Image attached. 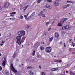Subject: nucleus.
Listing matches in <instances>:
<instances>
[{
    "label": "nucleus",
    "mask_w": 75,
    "mask_h": 75,
    "mask_svg": "<svg viewBox=\"0 0 75 75\" xmlns=\"http://www.w3.org/2000/svg\"><path fill=\"white\" fill-rule=\"evenodd\" d=\"M24 6V5L23 4H22L21 5H20V7H23Z\"/></svg>",
    "instance_id": "39"
},
{
    "label": "nucleus",
    "mask_w": 75,
    "mask_h": 75,
    "mask_svg": "<svg viewBox=\"0 0 75 75\" xmlns=\"http://www.w3.org/2000/svg\"><path fill=\"white\" fill-rule=\"evenodd\" d=\"M32 17H33V16H32L31 15H30V16L29 17L28 19H30V18H32Z\"/></svg>",
    "instance_id": "40"
},
{
    "label": "nucleus",
    "mask_w": 75,
    "mask_h": 75,
    "mask_svg": "<svg viewBox=\"0 0 75 75\" xmlns=\"http://www.w3.org/2000/svg\"><path fill=\"white\" fill-rule=\"evenodd\" d=\"M58 60H54V62H58Z\"/></svg>",
    "instance_id": "47"
},
{
    "label": "nucleus",
    "mask_w": 75,
    "mask_h": 75,
    "mask_svg": "<svg viewBox=\"0 0 75 75\" xmlns=\"http://www.w3.org/2000/svg\"><path fill=\"white\" fill-rule=\"evenodd\" d=\"M51 30V28H50L48 29V31H50Z\"/></svg>",
    "instance_id": "61"
},
{
    "label": "nucleus",
    "mask_w": 75,
    "mask_h": 75,
    "mask_svg": "<svg viewBox=\"0 0 75 75\" xmlns=\"http://www.w3.org/2000/svg\"><path fill=\"white\" fill-rule=\"evenodd\" d=\"M16 39L17 43H18L19 45H21V36H20L19 35L18 36H17L16 37Z\"/></svg>",
    "instance_id": "2"
},
{
    "label": "nucleus",
    "mask_w": 75,
    "mask_h": 75,
    "mask_svg": "<svg viewBox=\"0 0 75 75\" xmlns=\"http://www.w3.org/2000/svg\"><path fill=\"white\" fill-rule=\"evenodd\" d=\"M42 75H45V73L44 72H42Z\"/></svg>",
    "instance_id": "35"
},
{
    "label": "nucleus",
    "mask_w": 75,
    "mask_h": 75,
    "mask_svg": "<svg viewBox=\"0 0 75 75\" xmlns=\"http://www.w3.org/2000/svg\"><path fill=\"white\" fill-rule=\"evenodd\" d=\"M70 3H71L72 4H74V2L72 1H70Z\"/></svg>",
    "instance_id": "62"
},
{
    "label": "nucleus",
    "mask_w": 75,
    "mask_h": 75,
    "mask_svg": "<svg viewBox=\"0 0 75 75\" xmlns=\"http://www.w3.org/2000/svg\"><path fill=\"white\" fill-rule=\"evenodd\" d=\"M25 19H26V20H27L28 21V19H29L28 18H27V17Z\"/></svg>",
    "instance_id": "52"
},
{
    "label": "nucleus",
    "mask_w": 75,
    "mask_h": 75,
    "mask_svg": "<svg viewBox=\"0 0 75 75\" xmlns=\"http://www.w3.org/2000/svg\"><path fill=\"white\" fill-rule=\"evenodd\" d=\"M52 40H53V37H51L49 40V41L50 42H51V41H52Z\"/></svg>",
    "instance_id": "21"
},
{
    "label": "nucleus",
    "mask_w": 75,
    "mask_h": 75,
    "mask_svg": "<svg viewBox=\"0 0 75 75\" xmlns=\"http://www.w3.org/2000/svg\"><path fill=\"white\" fill-rule=\"evenodd\" d=\"M16 14V12H12L10 13V14Z\"/></svg>",
    "instance_id": "29"
},
{
    "label": "nucleus",
    "mask_w": 75,
    "mask_h": 75,
    "mask_svg": "<svg viewBox=\"0 0 75 75\" xmlns=\"http://www.w3.org/2000/svg\"><path fill=\"white\" fill-rule=\"evenodd\" d=\"M28 6H29L28 5H27V6H26V7L25 8H26V9H27V8H28Z\"/></svg>",
    "instance_id": "42"
},
{
    "label": "nucleus",
    "mask_w": 75,
    "mask_h": 75,
    "mask_svg": "<svg viewBox=\"0 0 75 75\" xmlns=\"http://www.w3.org/2000/svg\"><path fill=\"white\" fill-rule=\"evenodd\" d=\"M2 70V67H1L0 66V71H1Z\"/></svg>",
    "instance_id": "46"
},
{
    "label": "nucleus",
    "mask_w": 75,
    "mask_h": 75,
    "mask_svg": "<svg viewBox=\"0 0 75 75\" xmlns=\"http://www.w3.org/2000/svg\"><path fill=\"white\" fill-rule=\"evenodd\" d=\"M6 59L5 58L3 62L2 63V65L4 67H5V65H6Z\"/></svg>",
    "instance_id": "7"
},
{
    "label": "nucleus",
    "mask_w": 75,
    "mask_h": 75,
    "mask_svg": "<svg viewBox=\"0 0 75 75\" xmlns=\"http://www.w3.org/2000/svg\"><path fill=\"white\" fill-rule=\"evenodd\" d=\"M52 49L51 47H48L46 48V51L48 53H50Z\"/></svg>",
    "instance_id": "3"
},
{
    "label": "nucleus",
    "mask_w": 75,
    "mask_h": 75,
    "mask_svg": "<svg viewBox=\"0 0 75 75\" xmlns=\"http://www.w3.org/2000/svg\"><path fill=\"white\" fill-rule=\"evenodd\" d=\"M38 47V46L37 44H35V45L34 46V47L35 48H37Z\"/></svg>",
    "instance_id": "27"
},
{
    "label": "nucleus",
    "mask_w": 75,
    "mask_h": 75,
    "mask_svg": "<svg viewBox=\"0 0 75 75\" xmlns=\"http://www.w3.org/2000/svg\"><path fill=\"white\" fill-rule=\"evenodd\" d=\"M11 16H12V17H14V15L12 14H11Z\"/></svg>",
    "instance_id": "57"
},
{
    "label": "nucleus",
    "mask_w": 75,
    "mask_h": 75,
    "mask_svg": "<svg viewBox=\"0 0 75 75\" xmlns=\"http://www.w3.org/2000/svg\"><path fill=\"white\" fill-rule=\"evenodd\" d=\"M54 35L56 38L58 39L59 38V34L57 32H55L54 34Z\"/></svg>",
    "instance_id": "6"
},
{
    "label": "nucleus",
    "mask_w": 75,
    "mask_h": 75,
    "mask_svg": "<svg viewBox=\"0 0 75 75\" xmlns=\"http://www.w3.org/2000/svg\"><path fill=\"white\" fill-rule=\"evenodd\" d=\"M69 6L70 5L69 4H67L65 5H64L63 6V8L65 9L66 8H67V7H69Z\"/></svg>",
    "instance_id": "12"
},
{
    "label": "nucleus",
    "mask_w": 75,
    "mask_h": 75,
    "mask_svg": "<svg viewBox=\"0 0 75 75\" xmlns=\"http://www.w3.org/2000/svg\"><path fill=\"white\" fill-rule=\"evenodd\" d=\"M39 67V68H40V69H41V66H40Z\"/></svg>",
    "instance_id": "59"
},
{
    "label": "nucleus",
    "mask_w": 75,
    "mask_h": 75,
    "mask_svg": "<svg viewBox=\"0 0 75 75\" xmlns=\"http://www.w3.org/2000/svg\"><path fill=\"white\" fill-rule=\"evenodd\" d=\"M33 68V67H28L27 68V69H32Z\"/></svg>",
    "instance_id": "24"
},
{
    "label": "nucleus",
    "mask_w": 75,
    "mask_h": 75,
    "mask_svg": "<svg viewBox=\"0 0 75 75\" xmlns=\"http://www.w3.org/2000/svg\"><path fill=\"white\" fill-rule=\"evenodd\" d=\"M9 5H10V3L7 2H6L5 5V8H8Z\"/></svg>",
    "instance_id": "8"
},
{
    "label": "nucleus",
    "mask_w": 75,
    "mask_h": 75,
    "mask_svg": "<svg viewBox=\"0 0 75 75\" xmlns=\"http://www.w3.org/2000/svg\"><path fill=\"white\" fill-rule=\"evenodd\" d=\"M47 1L48 3H50V2H52V0H47Z\"/></svg>",
    "instance_id": "34"
},
{
    "label": "nucleus",
    "mask_w": 75,
    "mask_h": 75,
    "mask_svg": "<svg viewBox=\"0 0 75 75\" xmlns=\"http://www.w3.org/2000/svg\"><path fill=\"white\" fill-rule=\"evenodd\" d=\"M3 45V44H0V45H1V46H2Z\"/></svg>",
    "instance_id": "64"
},
{
    "label": "nucleus",
    "mask_w": 75,
    "mask_h": 75,
    "mask_svg": "<svg viewBox=\"0 0 75 75\" xmlns=\"http://www.w3.org/2000/svg\"><path fill=\"white\" fill-rule=\"evenodd\" d=\"M62 29L64 30H66V27L65 26H64L62 27Z\"/></svg>",
    "instance_id": "32"
},
{
    "label": "nucleus",
    "mask_w": 75,
    "mask_h": 75,
    "mask_svg": "<svg viewBox=\"0 0 75 75\" xmlns=\"http://www.w3.org/2000/svg\"><path fill=\"white\" fill-rule=\"evenodd\" d=\"M38 16H42V17H44V18H45V17H46L44 14H43L42 12H40V13L38 14Z\"/></svg>",
    "instance_id": "9"
},
{
    "label": "nucleus",
    "mask_w": 75,
    "mask_h": 75,
    "mask_svg": "<svg viewBox=\"0 0 75 75\" xmlns=\"http://www.w3.org/2000/svg\"><path fill=\"white\" fill-rule=\"evenodd\" d=\"M2 6H0V10H1V9H2Z\"/></svg>",
    "instance_id": "50"
},
{
    "label": "nucleus",
    "mask_w": 75,
    "mask_h": 75,
    "mask_svg": "<svg viewBox=\"0 0 75 75\" xmlns=\"http://www.w3.org/2000/svg\"><path fill=\"white\" fill-rule=\"evenodd\" d=\"M35 50H34L33 51L32 55L33 56H34V55H35Z\"/></svg>",
    "instance_id": "16"
},
{
    "label": "nucleus",
    "mask_w": 75,
    "mask_h": 75,
    "mask_svg": "<svg viewBox=\"0 0 75 75\" xmlns=\"http://www.w3.org/2000/svg\"><path fill=\"white\" fill-rule=\"evenodd\" d=\"M27 10V9L25 8L24 10L23 11L24 12V11H25V10Z\"/></svg>",
    "instance_id": "60"
},
{
    "label": "nucleus",
    "mask_w": 75,
    "mask_h": 75,
    "mask_svg": "<svg viewBox=\"0 0 75 75\" xmlns=\"http://www.w3.org/2000/svg\"><path fill=\"white\" fill-rule=\"evenodd\" d=\"M35 12H34L31 15V16H34V15H35Z\"/></svg>",
    "instance_id": "25"
},
{
    "label": "nucleus",
    "mask_w": 75,
    "mask_h": 75,
    "mask_svg": "<svg viewBox=\"0 0 75 75\" xmlns=\"http://www.w3.org/2000/svg\"><path fill=\"white\" fill-rule=\"evenodd\" d=\"M67 20V18H64V19H63L62 20H61V23L62 24H63L65 21Z\"/></svg>",
    "instance_id": "10"
},
{
    "label": "nucleus",
    "mask_w": 75,
    "mask_h": 75,
    "mask_svg": "<svg viewBox=\"0 0 75 75\" xmlns=\"http://www.w3.org/2000/svg\"><path fill=\"white\" fill-rule=\"evenodd\" d=\"M24 17H25V18H26L27 17V16L26 15H24Z\"/></svg>",
    "instance_id": "53"
},
{
    "label": "nucleus",
    "mask_w": 75,
    "mask_h": 75,
    "mask_svg": "<svg viewBox=\"0 0 75 75\" xmlns=\"http://www.w3.org/2000/svg\"><path fill=\"white\" fill-rule=\"evenodd\" d=\"M74 49L70 48L69 49V51L71 52V51H73V50H74Z\"/></svg>",
    "instance_id": "30"
},
{
    "label": "nucleus",
    "mask_w": 75,
    "mask_h": 75,
    "mask_svg": "<svg viewBox=\"0 0 75 75\" xmlns=\"http://www.w3.org/2000/svg\"><path fill=\"white\" fill-rule=\"evenodd\" d=\"M66 47V45H65V43H64V47Z\"/></svg>",
    "instance_id": "51"
},
{
    "label": "nucleus",
    "mask_w": 75,
    "mask_h": 75,
    "mask_svg": "<svg viewBox=\"0 0 75 75\" xmlns=\"http://www.w3.org/2000/svg\"><path fill=\"white\" fill-rule=\"evenodd\" d=\"M72 42V39H69V42Z\"/></svg>",
    "instance_id": "41"
},
{
    "label": "nucleus",
    "mask_w": 75,
    "mask_h": 75,
    "mask_svg": "<svg viewBox=\"0 0 75 75\" xmlns=\"http://www.w3.org/2000/svg\"><path fill=\"white\" fill-rule=\"evenodd\" d=\"M70 74L71 75H75V73L72 72V71H71L70 72Z\"/></svg>",
    "instance_id": "17"
},
{
    "label": "nucleus",
    "mask_w": 75,
    "mask_h": 75,
    "mask_svg": "<svg viewBox=\"0 0 75 75\" xmlns=\"http://www.w3.org/2000/svg\"><path fill=\"white\" fill-rule=\"evenodd\" d=\"M57 26H59V27H61L62 25V24L60 23H58V24L57 25Z\"/></svg>",
    "instance_id": "23"
},
{
    "label": "nucleus",
    "mask_w": 75,
    "mask_h": 75,
    "mask_svg": "<svg viewBox=\"0 0 75 75\" xmlns=\"http://www.w3.org/2000/svg\"><path fill=\"white\" fill-rule=\"evenodd\" d=\"M75 54V52H72V54Z\"/></svg>",
    "instance_id": "54"
},
{
    "label": "nucleus",
    "mask_w": 75,
    "mask_h": 75,
    "mask_svg": "<svg viewBox=\"0 0 75 75\" xmlns=\"http://www.w3.org/2000/svg\"><path fill=\"white\" fill-rule=\"evenodd\" d=\"M16 53H14L13 54V58H15V57H16Z\"/></svg>",
    "instance_id": "26"
},
{
    "label": "nucleus",
    "mask_w": 75,
    "mask_h": 75,
    "mask_svg": "<svg viewBox=\"0 0 75 75\" xmlns=\"http://www.w3.org/2000/svg\"><path fill=\"white\" fill-rule=\"evenodd\" d=\"M20 17L21 19H23V16L21 15Z\"/></svg>",
    "instance_id": "44"
},
{
    "label": "nucleus",
    "mask_w": 75,
    "mask_h": 75,
    "mask_svg": "<svg viewBox=\"0 0 75 75\" xmlns=\"http://www.w3.org/2000/svg\"><path fill=\"white\" fill-rule=\"evenodd\" d=\"M54 4L55 6L56 7H57V6H58L59 4L58 3V1H55L54 2Z\"/></svg>",
    "instance_id": "5"
},
{
    "label": "nucleus",
    "mask_w": 75,
    "mask_h": 75,
    "mask_svg": "<svg viewBox=\"0 0 75 75\" xmlns=\"http://www.w3.org/2000/svg\"><path fill=\"white\" fill-rule=\"evenodd\" d=\"M71 1H67V3H70Z\"/></svg>",
    "instance_id": "56"
},
{
    "label": "nucleus",
    "mask_w": 75,
    "mask_h": 75,
    "mask_svg": "<svg viewBox=\"0 0 75 75\" xmlns=\"http://www.w3.org/2000/svg\"><path fill=\"white\" fill-rule=\"evenodd\" d=\"M45 11H46V10L44 9L42 10L41 12H40V13H44Z\"/></svg>",
    "instance_id": "20"
},
{
    "label": "nucleus",
    "mask_w": 75,
    "mask_h": 75,
    "mask_svg": "<svg viewBox=\"0 0 75 75\" xmlns=\"http://www.w3.org/2000/svg\"><path fill=\"white\" fill-rule=\"evenodd\" d=\"M23 4V6H25V5H27L26 4Z\"/></svg>",
    "instance_id": "58"
},
{
    "label": "nucleus",
    "mask_w": 75,
    "mask_h": 75,
    "mask_svg": "<svg viewBox=\"0 0 75 75\" xmlns=\"http://www.w3.org/2000/svg\"><path fill=\"white\" fill-rule=\"evenodd\" d=\"M11 33H9L8 35V37H11Z\"/></svg>",
    "instance_id": "38"
},
{
    "label": "nucleus",
    "mask_w": 75,
    "mask_h": 75,
    "mask_svg": "<svg viewBox=\"0 0 75 75\" xmlns=\"http://www.w3.org/2000/svg\"><path fill=\"white\" fill-rule=\"evenodd\" d=\"M36 44H37L38 46H39V45L40 44V43L39 42H38Z\"/></svg>",
    "instance_id": "33"
},
{
    "label": "nucleus",
    "mask_w": 75,
    "mask_h": 75,
    "mask_svg": "<svg viewBox=\"0 0 75 75\" xmlns=\"http://www.w3.org/2000/svg\"><path fill=\"white\" fill-rule=\"evenodd\" d=\"M50 23V22H47L46 23V25H48Z\"/></svg>",
    "instance_id": "45"
},
{
    "label": "nucleus",
    "mask_w": 75,
    "mask_h": 75,
    "mask_svg": "<svg viewBox=\"0 0 75 75\" xmlns=\"http://www.w3.org/2000/svg\"><path fill=\"white\" fill-rule=\"evenodd\" d=\"M5 75H8V74H9L8 71H7V70H6L5 71Z\"/></svg>",
    "instance_id": "13"
},
{
    "label": "nucleus",
    "mask_w": 75,
    "mask_h": 75,
    "mask_svg": "<svg viewBox=\"0 0 75 75\" xmlns=\"http://www.w3.org/2000/svg\"><path fill=\"white\" fill-rule=\"evenodd\" d=\"M41 0H38L37 1L38 3H40V2H41Z\"/></svg>",
    "instance_id": "36"
},
{
    "label": "nucleus",
    "mask_w": 75,
    "mask_h": 75,
    "mask_svg": "<svg viewBox=\"0 0 75 75\" xmlns=\"http://www.w3.org/2000/svg\"><path fill=\"white\" fill-rule=\"evenodd\" d=\"M29 27H30L29 25H27L26 26L27 29H28V28H29Z\"/></svg>",
    "instance_id": "37"
},
{
    "label": "nucleus",
    "mask_w": 75,
    "mask_h": 75,
    "mask_svg": "<svg viewBox=\"0 0 75 75\" xmlns=\"http://www.w3.org/2000/svg\"><path fill=\"white\" fill-rule=\"evenodd\" d=\"M18 34L21 37H23V36L25 35V31L24 30L19 31L18 32Z\"/></svg>",
    "instance_id": "1"
},
{
    "label": "nucleus",
    "mask_w": 75,
    "mask_h": 75,
    "mask_svg": "<svg viewBox=\"0 0 75 75\" xmlns=\"http://www.w3.org/2000/svg\"><path fill=\"white\" fill-rule=\"evenodd\" d=\"M58 68H56L55 69L52 68L51 69V71H57V70H58Z\"/></svg>",
    "instance_id": "14"
},
{
    "label": "nucleus",
    "mask_w": 75,
    "mask_h": 75,
    "mask_svg": "<svg viewBox=\"0 0 75 75\" xmlns=\"http://www.w3.org/2000/svg\"><path fill=\"white\" fill-rule=\"evenodd\" d=\"M25 40V38H24V37H23L22 38V39L21 41L22 43H23Z\"/></svg>",
    "instance_id": "19"
},
{
    "label": "nucleus",
    "mask_w": 75,
    "mask_h": 75,
    "mask_svg": "<svg viewBox=\"0 0 75 75\" xmlns=\"http://www.w3.org/2000/svg\"><path fill=\"white\" fill-rule=\"evenodd\" d=\"M45 6L46 8H48L49 9H51V8H52L49 5H46Z\"/></svg>",
    "instance_id": "11"
},
{
    "label": "nucleus",
    "mask_w": 75,
    "mask_h": 75,
    "mask_svg": "<svg viewBox=\"0 0 75 75\" xmlns=\"http://www.w3.org/2000/svg\"><path fill=\"white\" fill-rule=\"evenodd\" d=\"M29 74L30 75H33V71H29Z\"/></svg>",
    "instance_id": "18"
},
{
    "label": "nucleus",
    "mask_w": 75,
    "mask_h": 75,
    "mask_svg": "<svg viewBox=\"0 0 75 75\" xmlns=\"http://www.w3.org/2000/svg\"><path fill=\"white\" fill-rule=\"evenodd\" d=\"M66 29L67 30H69L70 29V26L68 25L66 26Z\"/></svg>",
    "instance_id": "15"
},
{
    "label": "nucleus",
    "mask_w": 75,
    "mask_h": 75,
    "mask_svg": "<svg viewBox=\"0 0 75 75\" xmlns=\"http://www.w3.org/2000/svg\"><path fill=\"white\" fill-rule=\"evenodd\" d=\"M37 58H40L41 57V55L40 54H37Z\"/></svg>",
    "instance_id": "31"
},
{
    "label": "nucleus",
    "mask_w": 75,
    "mask_h": 75,
    "mask_svg": "<svg viewBox=\"0 0 75 75\" xmlns=\"http://www.w3.org/2000/svg\"><path fill=\"white\" fill-rule=\"evenodd\" d=\"M11 67L12 68V71L14 73H17V70L15 69H14V67H13V64H11Z\"/></svg>",
    "instance_id": "4"
},
{
    "label": "nucleus",
    "mask_w": 75,
    "mask_h": 75,
    "mask_svg": "<svg viewBox=\"0 0 75 75\" xmlns=\"http://www.w3.org/2000/svg\"><path fill=\"white\" fill-rule=\"evenodd\" d=\"M40 49L42 51L43 50H44V47L42 46H41L40 47Z\"/></svg>",
    "instance_id": "22"
},
{
    "label": "nucleus",
    "mask_w": 75,
    "mask_h": 75,
    "mask_svg": "<svg viewBox=\"0 0 75 75\" xmlns=\"http://www.w3.org/2000/svg\"><path fill=\"white\" fill-rule=\"evenodd\" d=\"M62 60L61 59H58V62H59V63H61V62H62Z\"/></svg>",
    "instance_id": "28"
},
{
    "label": "nucleus",
    "mask_w": 75,
    "mask_h": 75,
    "mask_svg": "<svg viewBox=\"0 0 75 75\" xmlns=\"http://www.w3.org/2000/svg\"><path fill=\"white\" fill-rule=\"evenodd\" d=\"M4 42H5V41H4L3 40L2 41V44L4 43Z\"/></svg>",
    "instance_id": "49"
},
{
    "label": "nucleus",
    "mask_w": 75,
    "mask_h": 75,
    "mask_svg": "<svg viewBox=\"0 0 75 75\" xmlns=\"http://www.w3.org/2000/svg\"><path fill=\"white\" fill-rule=\"evenodd\" d=\"M41 44H45V43H44V42H41Z\"/></svg>",
    "instance_id": "48"
},
{
    "label": "nucleus",
    "mask_w": 75,
    "mask_h": 75,
    "mask_svg": "<svg viewBox=\"0 0 75 75\" xmlns=\"http://www.w3.org/2000/svg\"><path fill=\"white\" fill-rule=\"evenodd\" d=\"M16 61L18 62V61H19V60H18V59H16Z\"/></svg>",
    "instance_id": "55"
},
{
    "label": "nucleus",
    "mask_w": 75,
    "mask_h": 75,
    "mask_svg": "<svg viewBox=\"0 0 75 75\" xmlns=\"http://www.w3.org/2000/svg\"><path fill=\"white\" fill-rule=\"evenodd\" d=\"M15 18H12V20H14V19H15Z\"/></svg>",
    "instance_id": "63"
},
{
    "label": "nucleus",
    "mask_w": 75,
    "mask_h": 75,
    "mask_svg": "<svg viewBox=\"0 0 75 75\" xmlns=\"http://www.w3.org/2000/svg\"><path fill=\"white\" fill-rule=\"evenodd\" d=\"M59 44L60 45H62V42L61 41L59 43Z\"/></svg>",
    "instance_id": "43"
}]
</instances>
